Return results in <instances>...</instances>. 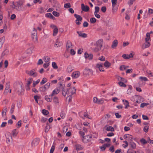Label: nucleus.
<instances>
[{
	"label": "nucleus",
	"mask_w": 153,
	"mask_h": 153,
	"mask_svg": "<svg viewBox=\"0 0 153 153\" xmlns=\"http://www.w3.org/2000/svg\"><path fill=\"white\" fill-rule=\"evenodd\" d=\"M15 90L19 95H23L25 90L23 84L20 83L17 84Z\"/></svg>",
	"instance_id": "1"
},
{
	"label": "nucleus",
	"mask_w": 153,
	"mask_h": 153,
	"mask_svg": "<svg viewBox=\"0 0 153 153\" xmlns=\"http://www.w3.org/2000/svg\"><path fill=\"white\" fill-rule=\"evenodd\" d=\"M50 86V83L48 82L44 86L40 87L39 90L41 92H44L48 89Z\"/></svg>",
	"instance_id": "2"
},
{
	"label": "nucleus",
	"mask_w": 153,
	"mask_h": 153,
	"mask_svg": "<svg viewBox=\"0 0 153 153\" xmlns=\"http://www.w3.org/2000/svg\"><path fill=\"white\" fill-rule=\"evenodd\" d=\"M26 73L29 75L33 76V77H36L37 76V74L34 69H32L30 71L26 70Z\"/></svg>",
	"instance_id": "3"
},
{
	"label": "nucleus",
	"mask_w": 153,
	"mask_h": 153,
	"mask_svg": "<svg viewBox=\"0 0 153 153\" xmlns=\"http://www.w3.org/2000/svg\"><path fill=\"white\" fill-rule=\"evenodd\" d=\"M103 42V39H99L97 42L94 45L96 47H98L100 48H101L102 47V44Z\"/></svg>",
	"instance_id": "4"
},
{
	"label": "nucleus",
	"mask_w": 153,
	"mask_h": 153,
	"mask_svg": "<svg viewBox=\"0 0 153 153\" xmlns=\"http://www.w3.org/2000/svg\"><path fill=\"white\" fill-rule=\"evenodd\" d=\"M40 141L39 138H35L32 141L31 145L32 146H37L39 143Z\"/></svg>",
	"instance_id": "5"
},
{
	"label": "nucleus",
	"mask_w": 153,
	"mask_h": 153,
	"mask_svg": "<svg viewBox=\"0 0 153 153\" xmlns=\"http://www.w3.org/2000/svg\"><path fill=\"white\" fill-rule=\"evenodd\" d=\"M80 75V72L78 71H76L73 72L71 74V76L73 78H76L78 77Z\"/></svg>",
	"instance_id": "6"
},
{
	"label": "nucleus",
	"mask_w": 153,
	"mask_h": 153,
	"mask_svg": "<svg viewBox=\"0 0 153 153\" xmlns=\"http://www.w3.org/2000/svg\"><path fill=\"white\" fill-rule=\"evenodd\" d=\"M82 10L85 12H88L89 10V8L87 5L85 6L83 4H81Z\"/></svg>",
	"instance_id": "7"
},
{
	"label": "nucleus",
	"mask_w": 153,
	"mask_h": 153,
	"mask_svg": "<svg viewBox=\"0 0 153 153\" xmlns=\"http://www.w3.org/2000/svg\"><path fill=\"white\" fill-rule=\"evenodd\" d=\"M123 137L125 139H126L128 140L131 141L133 140V137L131 135L126 134L124 135Z\"/></svg>",
	"instance_id": "8"
},
{
	"label": "nucleus",
	"mask_w": 153,
	"mask_h": 153,
	"mask_svg": "<svg viewBox=\"0 0 153 153\" xmlns=\"http://www.w3.org/2000/svg\"><path fill=\"white\" fill-rule=\"evenodd\" d=\"M84 56L85 59H88L89 60H91L93 57V55L92 54H89L85 52L84 55Z\"/></svg>",
	"instance_id": "9"
},
{
	"label": "nucleus",
	"mask_w": 153,
	"mask_h": 153,
	"mask_svg": "<svg viewBox=\"0 0 153 153\" xmlns=\"http://www.w3.org/2000/svg\"><path fill=\"white\" fill-rule=\"evenodd\" d=\"M52 97L51 94L49 95H46L45 97V99L47 102H51L52 100Z\"/></svg>",
	"instance_id": "10"
},
{
	"label": "nucleus",
	"mask_w": 153,
	"mask_h": 153,
	"mask_svg": "<svg viewBox=\"0 0 153 153\" xmlns=\"http://www.w3.org/2000/svg\"><path fill=\"white\" fill-rule=\"evenodd\" d=\"M69 91H68V94H69V92L70 91L71 93V95H73V94H75L76 92V89L74 87H71L70 88L68 89Z\"/></svg>",
	"instance_id": "11"
},
{
	"label": "nucleus",
	"mask_w": 153,
	"mask_h": 153,
	"mask_svg": "<svg viewBox=\"0 0 153 153\" xmlns=\"http://www.w3.org/2000/svg\"><path fill=\"white\" fill-rule=\"evenodd\" d=\"M76 33L78 34L79 36L82 37L83 38H86L87 36V34L82 33L81 31H77Z\"/></svg>",
	"instance_id": "12"
},
{
	"label": "nucleus",
	"mask_w": 153,
	"mask_h": 153,
	"mask_svg": "<svg viewBox=\"0 0 153 153\" xmlns=\"http://www.w3.org/2000/svg\"><path fill=\"white\" fill-rule=\"evenodd\" d=\"M96 67L98 68L99 70L101 71H104V69L103 67L102 64H97L96 65Z\"/></svg>",
	"instance_id": "13"
},
{
	"label": "nucleus",
	"mask_w": 153,
	"mask_h": 153,
	"mask_svg": "<svg viewBox=\"0 0 153 153\" xmlns=\"http://www.w3.org/2000/svg\"><path fill=\"white\" fill-rule=\"evenodd\" d=\"M37 35L32 34L31 37L33 41L35 43H37L38 42V40L37 36Z\"/></svg>",
	"instance_id": "14"
},
{
	"label": "nucleus",
	"mask_w": 153,
	"mask_h": 153,
	"mask_svg": "<svg viewBox=\"0 0 153 153\" xmlns=\"http://www.w3.org/2000/svg\"><path fill=\"white\" fill-rule=\"evenodd\" d=\"M72 46V43L69 41L67 42L66 45V50H69L70 48H71Z\"/></svg>",
	"instance_id": "15"
},
{
	"label": "nucleus",
	"mask_w": 153,
	"mask_h": 153,
	"mask_svg": "<svg viewBox=\"0 0 153 153\" xmlns=\"http://www.w3.org/2000/svg\"><path fill=\"white\" fill-rule=\"evenodd\" d=\"M61 89L62 90V95L64 97L67 94L68 91V89H67V90H65L64 86H62V87Z\"/></svg>",
	"instance_id": "16"
},
{
	"label": "nucleus",
	"mask_w": 153,
	"mask_h": 153,
	"mask_svg": "<svg viewBox=\"0 0 153 153\" xmlns=\"http://www.w3.org/2000/svg\"><path fill=\"white\" fill-rule=\"evenodd\" d=\"M75 147L77 151L81 150L83 149V148L82 146L81 145L79 144L75 145Z\"/></svg>",
	"instance_id": "17"
},
{
	"label": "nucleus",
	"mask_w": 153,
	"mask_h": 153,
	"mask_svg": "<svg viewBox=\"0 0 153 153\" xmlns=\"http://www.w3.org/2000/svg\"><path fill=\"white\" fill-rule=\"evenodd\" d=\"M62 45V43L59 42V40L57 39L56 40V42L54 44V46L56 47H59L61 46Z\"/></svg>",
	"instance_id": "18"
},
{
	"label": "nucleus",
	"mask_w": 153,
	"mask_h": 153,
	"mask_svg": "<svg viewBox=\"0 0 153 153\" xmlns=\"http://www.w3.org/2000/svg\"><path fill=\"white\" fill-rule=\"evenodd\" d=\"M123 104L125 105V108L127 109L128 107L129 106L128 102L126 100H123Z\"/></svg>",
	"instance_id": "19"
},
{
	"label": "nucleus",
	"mask_w": 153,
	"mask_h": 153,
	"mask_svg": "<svg viewBox=\"0 0 153 153\" xmlns=\"http://www.w3.org/2000/svg\"><path fill=\"white\" fill-rule=\"evenodd\" d=\"M82 141L84 143H88L89 142L91 141V140H90L89 139H88L87 138V137H86V136L83 137L82 138Z\"/></svg>",
	"instance_id": "20"
},
{
	"label": "nucleus",
	"mask_w": 153,
	"mask_h": 153,
	"mask_svg": "<svg viewBox=\"0 0 153 153\" xmlns=\"http://www.w3.org/2000/svg\"><path fill=\"white\" fill-rule=\"evenodd\" d=\"M118 43V42L117 40H115L114 41L111 45L112 48H115L117 46Z\"/></svg>",
	"instance_id": "21"
},
{
	"label": "nucleus",
	"mask_w": 153,
	"mask_h": 153,
	"mask_svg": "<svg viewBox=\"0 0 153 153\" xmlns=\"http://www.w3.org/2000/svg\"><path fill=\"white\" fill-rule=\"evenodd\" d=\"M59 92V90L58 89H55L52 92V94H51L52 96H53L54 95L57 94Z\"/></svg>",
	"instance_id": "22"
},
{
	"label": "nucleus",
	"mask_w": 153,
	"mask_h": 153,
	"mask_svg": "<svg viewBox=\"0 0 153 153\" xmlns=\"http://www.w3.org/2000/svg\"><path fill=\"white\" fill-rule=\"evenodd\" d=\"M74 16L76 19V20L78 21H81L82 19V17L79 15H78L76 14H74Z\"/></svg>",
	"instance_id": "23"
},
{
	"label": "nucleus",
	"mask_w": 153,
	"mask_h": 153,
	"mask_svg": "<svg viewBox=\"0 0 153 153\" xmlns=\"http://www.w3.org/2000/svg\"><path fill=\"white\" fill-rule=\"evenodd\" d=\"M132 149H135L136 148V145L135 143L133 141H131L129 143Z\"/></svg>",
	"instance_id": "24"
},
{
	"label": "nucleus",
	"mask_w": 153,
	"mask_h": 153,
	"mask_svg": "<svg viewBox=\"0 0 153 153\" xmlns=\"http://www.w3.org/2000/svg\"><path fill=\"white\" fill-rule=\"evenodd\" d=\"M84 72L86 75H88L91 73V70L90 69L86 68L85 69Z\"/></svg>",
	"instance_id": "25"
},
{
	"label": "nucleus",
	"mask_w": 153,
	"mask_h": 153,
	"mask_svg": "<svg viewBox=\"0 0 153 153\" xmlns=\"http://www.w3.org/2000/svg\"><path fill=\"white\" fill-rule=\"evenodd\" d=\"M117 0H111V2L112 3V6L113 7V10H115V5H116L117 3Z\"/></svg>",
	"instance_id": "26"
},
{
	"label": "nucleus",
	"mask_w": 153,
	"mask_h": 153,
	"mask_svg": "<svg viewBox=\"0 0 153 153\" xmlns=\"http://www.w3.org/2000/svg\"><path fill=\"white\" fill-rule=\"evenodd\" d=\"M106 130L108 131H114V129L113 127L111 126H108L106 127Z\"/></svg>",
	"instance_id": "27"
},
{
	"label": "nucleus",
	"mask_w": 153,
	"mask_h": 153,
	"mask_svg": "<svg viewBox=\"0 0 153 153\" xmlns=\"http://www.w3.org/2000/svg\"><path fill=\"white\" fill-rule=\"evenodd\" d=\"M104 65L105 67L108 68L111 65V63L108 61H106Z\"/></svg>",
	"instance_id": "28"
},
{
	"label": "nucleus",
	"mask_w": 153,
	"mask_h": 153,
	"mask_svg": "<svg viewBox=\"0 0 153 153\" xmlns=\"http://www.w3.org/2000/svg\"><path fill=\"white\" fill-rule=\"evenodd\" d=\"M51 128L50 125L48 124V123H47V125L45 126V131L46 132H47L48 131L49 129Z\"/></svg>",
	"instance_id": "29"
},
{
	"label": "nucleus",
	"mask_w": 153,
	"mask_h": 153,
	"mask_svg": "<svg viewBox=\"0 0 153 153\" xmlns=\"http://www.w3.org/2000/svg\"><path fill=\"white\" fill-rule=\"evenodd\" d=\"M8 50L7 49H5L2 53L1 56L3 57L5 55H7L8 53Z\"/></svg>",
	"instance_id": "30"
},
{
	"label": "nucleus",
	"mask_w": 153,
	"mask_h": 153,
	"mask_svg": "<svg viewBox=\"0 0 153 153\" xmlns=\"http://www.w3.org/2000/svg\"><path fill=\"white\" fill-rule=\"evenodd\" d=\"M18 133L16 129H13L12 131V135L13 137H15Z\"/></svg>",
	"instance_id": "31"
},
{
	"label": "nucleus",
	"mask_w": 153,
	"mask_h": 153,
	"mask_svg": "<svg viewBox=\"0 0 153 153\" xmlns=\"http://www.w3.org/2000/svg\"><path fill=\"white\" fill-rule=\"evenodd\" d=\"M118 79L120 81H122L124 82L125 83H126L127 82V80L123 78L122 77L119 76H118Z\"/></svg>",
	"instance_id": "32"
},
{
	"label": "nucleus",
	"mask_w": 153,
	"mask_h": 153,
	"mask_svg": "<svg viewBox=\"0 0 153 153\" xmlns=\"http://www.w3.org/2000/svg\"><path fill=\"white\" fill-rule=\"evenodd\" d=\"M53 101L55 104H57L59 103L58 97H55L53 99Z\"/></svg>",
	"instance_id": "33"
},
{
	"label": "nucleus",
	"mask_w": 153,
	"mask_h": 153,
	"mask_svg": "<svg viewBox=\"0 0 153 153\" xmlns=\"http://www.w3.org/2000/svg\"><path fill=\"white\" fill-rule=\"evenodd\" d=\"M58 29L57 27L56 28H56L54 29L53 30V36H56L58 33Z\"/></svg>",
	"instance_id": "34"
},
{
	"label": "nucleus",
	"mask_w": 153,
	"mask_h": 153,
	"mask_svg": "<svg viewBox=\"0 0 153 153\" xmlns=\"http://www.w3.org/2000/svg\"><path fill=\"white\" fill-rule=\"evenodd\" d=\"M5 38L4 37H2L0 39V49L2 47L3 43L4 41Z\"/></svg>",
	"instance_id": "35"
},
{
	"label": "nucleus",
	"mask_w": 153,
	"mask_h": 153,
	"mask_svg": "<svg viewBox=\"0 0 153 153\" xmlns=\"http://www.w3.org/2000/svg\"><path fill=\"white\" fill-rule=\"evenodd\" d=\"M73 70V68L71 66L69 65L67 67V72L69 73L72 71Z\"/></svg>",
	"instance_id": "36"
},
{
	"label": "nucleus",
	"mask_w": 153,
	"mask_h": 153,
	"mask_svg": "<svg viewBox=\"0 0 153 153\" xmlns=\"http://www.w3.org/2000/svg\"><path fill=\"white\" fill-rule=\"evenodd\" d=\"M145 46H143L142 47V48L143 49H144L145 48H147L149 47L150 45V44L149 43V42H146V43L145 44Z\"/></svg>",
	"instance_id": "37"
},
{
	"label": "nucleus",
	"mask_w": 153,
	"mask_h": 153,
	"mask_svg": "<svg viewBox=\"0 0 153 153\" xmlns=\"http://www.w3.org/2000/svg\"><path fill=\"white\" fill-rule=\"evenodd\" d=\"M17 6L18 7L22 6L23 3L22 1H19L17 2Z\"/></svg>",
	"instance_id": "38"
},
{
	"label": "nucleus",
	"mask_w": 153,
	"mask_h": 153,
	"mask_svg": "<svg viewBox=\"0 0 153 153\" xmlns=\"http://www.w3.org/2000/svg\"><path fill=\"white\" fill-rule=\"evenodd\" d=\"M140 142L142 144L145 145L147 143V141L144 138H142L140 140Z\"/></svg>",
	"instance_id": "39"
},
{
	"label": "nucleus",
	"mask_w": 153,
	"mask_h": 153,
	"mask_svg": "<svg viewBox=\"0 0 153 153\" xmlns=\"http://www.w3.org/2000/svg\"><path fill=\"white\" fill-rule=\"evenodd\" d=\"M52 67L54 69H56L58 68V66L56 63L54 62H53L52 63Z\"/></svg>",
	"instance_id": "40"
},
{
	"label": "nucleus",
	"mask_w": 153,
	"mask_h": 153,
	"mask_svg": "<svg viewBox=\"0 0 153 153\" xmlns=\"http://www.w3.org/2000/svg\"><path fill=\"white\" fill-rule=\"evenodd\" d=\"M42 114L45 115H47L49 113V112L48 110L45 109L42 110Z\"/></svg>",
	"instance_id": "41"
},
{
	"label": "nucleus",
	"mask_w": 153,
	"mask_h": 153,
	"mask_svg": "<svg viewBox=\"0 0 153 153\" xmlns=\"http://www.w3.org/2000/svg\"><path fill=\"white\" fill-rule=\"evenodd\" d=\"M47 80L46 78H43L42 81L41 82L40 84L41 85H42L45 83L47 82Z\"/></svg>",
	"instance_id": "42"
},
{
	"label": "nucleus",
	"mask_w": 153,
	"mask_h": 153,
	"mask_svg": "<svg viewBox=\"0 0 153 153\" xmlns=\"http://www.w3.org/2000/svg\"><path fill=\"white\" fill-rule=\"evenodd\" d=\"M14 108H15V104H12V105H11V108L10 110V113L11 114H12L13 113V112L14 111Z\"/></svg>",
	"instance_id": "43"
},
{
	"label": "nucleus",
	"mask_w": 153,
	"mask_h": 153,
	"mask_svg": "<svg viewBox=\"0 0 153 153\" xmlns=\"http://www.w3.org/2000/svg\"><path fill=\"white\" fill-rule=\"evenodd\" d=\"M118 84L121 87H125L126 86V85L124 84V82L121 81H119L118 82Z\"/></svg>",
	"instance_id": "44"
},
{
	"label": "nucleus",
	"mask_w": 153,
	"mask_h": 153,
	"mask_svg": "<svg viewBox=\"0 0 153 153\" xmlns=\"http://www.w3.org/2000/svg\"><path fill=\"white\" fill-rule=\"evenodd\" d=\"M96 21V19L94 17L90 19V22L92 24L95 23Z\"/></svg>",
	"instance_id": "45"
},
{
	"label": "nucleus",
	"mask_w": 153,
	"mask_h": 153,
	"mask_svg": "<svg viewBox=\"0 0 153 153\" xmlns=\"http://www.w3.org/2000/svg\"><path fill=\"white\" fill-rule=\"evenodd\" d=\"M40 82V79H38L36 81H33V87H34L36 85H37Z\"/></svg>",
	"instance_id": "46"
},
{
	"label": "nucleus",
	"mask_w": 153,
	"mask_h": 153,
	"mask_svg": "<svg viewBox=\"0 0 153 153\" xmlns=\"http://www.w3.org/2000/svg\"><path fill=\"white\" fill-rule=\"evenodd\" d=\"M71 7V4L70 3H68L64 4V7L65 8H68Z\"/></svg>",
	"instance_id": "47"
},
{
	"label": "nucleus",
	"mask_w": 153,
	"mask_h": 153,
	"mask_svg": "<svg viewBox=\"0 0 153 153\" xmlns=\"http://www.w3.org/2000/svg\"><path fill=\"white\" fill-rule=\"evenodd\" d=\"M52 13L54 16L56 17H58L59 16V13L55 11H53Z\"/></svg>",
	"instance_id": "48"
},
{
	"label": "nucleus",
	"mask_w": 153,
	"mask_h": 153,
	"mask_svg": "<svg viewBox=\"0 0 153 153\" xmlns=\"http://www.w3.org/2000/svg\"><path fill=\"white\" fill-rule=\"evenodd\" d=\"M65 114L64 111H62L60 114V117L62 119H64L65 117Z\"/></svg>",
	"instance_id": "49"
},
{
	"label": "nucleus",
	"mask_w": 153,
	"mask_h": 153,
	"mask_svg": "<svg viewBox=\"0 0 153 153\" xmlns=\"http://www.w3.org/2000/svg\"><path fill=\"white\" fill-rule=\"evenodd\" d=\"M139 78L141 79L142 80L144 81H148V79L146 77L140 76Z\"/></svg>",
	"instance_id": "50"
},
{
	"label": "nucleus",
	"mask_w": 153,
	"mask_h": 153,
	"mask_svg": "<svg viewBox=\"0 0 153 153\" xmlns=\"http://www.w3.org/2000/svg\"><path fill=\"white\" fill-rule=\"evenodd\" d=\"M149 126H145L143 128V131H144L146 132L147 133L148 131V130L149 128Z\"/></svg>",
	"instance_id": "51"
},
{
	"label": "nucleus",
	"mask_w": 153,
	"mask_h": 153,
	"mask_svg": "<svg viewBox=\"0 0 153 153\" xmlns=\"http://www.w3.org/2000/svg\"><path fill=\"white\" fill-rule=\"evenodd\" d=\"M101 49L100 48L96 47L95 48L93 49V51L95 52H97Z\"/></svg>",
	"instance_id": "52"
},
{
	"label": "nucleus",
	"mask_w": 153,
	"mask_h": 153,
	"mask_svg": "<svg viewBox=\"0 0 153 153\" xmlns=\"http://www.w3.org/2000/svg\"><path fill=\"white\" fill-rule=\"evenodd\" d=\"M34 99L35 100L36 102L38 103V99H39L40 98V97L39 96H38L37 95H36L34 96Z\"/></svg>",
	"instance_id": "53"
},
{
	"label": "nucleus",
	"mask_w": 153,
	"mask_h": 153,
	"mask_svg": "<svg viewBox=\"0 0 153 153\" xmlns=\"http://www.w3.org/2000/svg\"><path fill=\"white\" fill-rule=\"evenodd\" d=\"M37 33L36 30L34 28H33V30L32 32V34L37 35Z\"/></svg>",
	"instance_id": "54"
},
{
	"label": "nucleus",
	"mask_w": 153,
	"mask_h": 153,
	"mask_svg": "<svg viewBox=\"0 0 153 153\" xmlns=\"http://www.w3.org/2000/svg\"><path fill=\"white\" fill-rule=\"evenodd\" d=\"M100 10V8L98 6H96L95 7V11L94 13H97Z\"/></svg>",
	"instance_id": "55"
},
{
	"label": "nucleus",
	"mask_w": 153,
	"mask_h": 153,
	"mask_svg": "<svg viewBox=\"0 0 153 153\" xmlns=\"http://www.w3.org/2000/svg\"><path fill=\"white\" fill-rule=\"evenodd\" d=\"M52 16L53 15L51 13H48L46 14H45V16L47 18H50V19Z\"/></svg>",
	"instance_id": "56"
},
{
	"label": "nucleus",
	"mask_w": 153,
	"mask_h": 153,
	"mask_svg": "<svg viewBox=\"0 0 153 153\" xmlns=\"http://www.w3.org/2000/svg\"><path fill=\"white\" fill-rule=\"evenodd\" d=\"M135 0H130L128 2V4L129 5V6H130L131 5H132L133 4Z\"/></svg>",
	"instance_id": "57"
},
{
	"label": "nucleus",
	"mask_w": 153,
	"mask_h": 153,
	"mask_svg": "<svg viewBox=\"0 0 153 153\" xmlns=\"http://www.w3.org/2000/svg\"><path fill=\"white\" fill-rule=\"evenodd\" d=\"M101 11L103 13H105L106 10V8L105 6H103L101 8Z\"/></svg>",
	"instance_id": "58"
},
{
	"label": "nucleus",
	"mask_w": 153,
	"mask_h": 153,
	"mask_svg": "<svg viewBox=\"0 0 153 153\" xmlns=\"http://www.w3.org/2000/svg\"><path fill=\"white\" fill-rule=\"evenodd\" d=\"M83 115L85 117H87L89 119H91V117L90 116H89L88 114L86 112H84Z\"/></svg>",
	"instance_id": "59"
},
{
	"label": "nucleus",
	"mask_w": 153,
	"mask_h": 153,
	"mask_svg": "<svg viewBox=\"0 0 153 153\" xmlns=\"http://www.w3.org/2000/svg\"><path fill=\"white\" fill-rule=\"evenodd\" d=\"M148 105H149V103L143 102L140 104V107L143 108L144 106H146Z\"/></svg>",
	"instance_id": "60"
},
{
	"label": "nucleus",
	"mask_w": 153,
	"mask_h": 153,
	"mask_svg": "<svg viewBox=\"0 0 153 153\" xmlns=\"http://www.w3.org/2000/svg\"><path fill=\"white\" fill-rule=\"evenodd\" d=\"M79 133L80 136L82 137V138L85 137V134L83 131H79Z\"/></svg>",
	"instance_id": "61"
},
{
	"label": "nucleus",
	"mask_w": 153,
	"mask_h": 153,
	"mask_svg": "<svg viewBox=\"0 0 153 153\" xmlns=\"http://www.w3.org/2000/svg\"><path fill=\"white\" fill-rule=\"evenodd\" d=\"M120 69L122 71H123L126 69V67L124 65H122L120 67Z\"/></svg>",
	"instance_id": "62"
},
{
	"label": "nucleus",
	"mask_w": 153,
	"mask_h": 153,
	"mask_svg": "<svg viewBox=\"0 0 153 153\" xmlns=\"http://www.w3.org/2000/svg\"><path fill=\"white\" fill-rule=\"evenodd\" d=\"M123 142L126 144V145H123V146L124 148H126L128 146V143L126 141H124Z\"/></svg>",
	"instance_id": "63"
},
{
	"label": "nucleus",
	"mask_w": 153,
	"mask_h": 153,
	"mask_svg": "<svg viewBox=\"0 0 153 153\" xmlns=\"http://www.w3.org/2000/svg\"><path fill=\"white\" fill-rule=\"evenodd\" d=\"M88 25V24L87 22H84L83 25V26L84 27H87Z\"/></svg>",
	"instance_id": "64"
}]
</instances>
